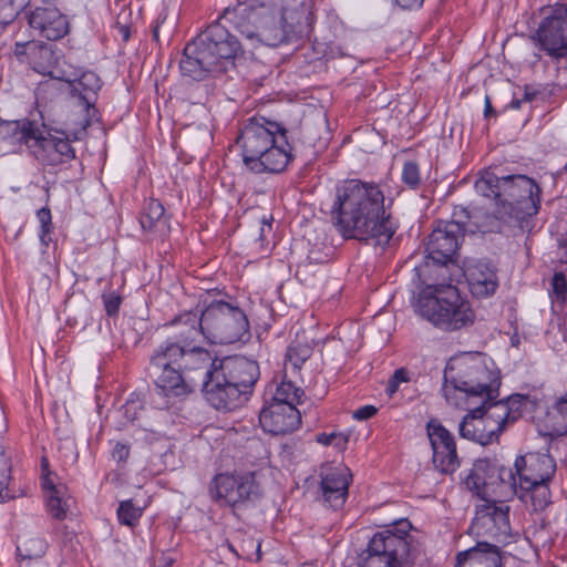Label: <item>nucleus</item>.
I'll return each mask as SVG.
<instances>
[{"label":"nucleus","instance_id":"f257e3e1","mask_svg":"<svg viewBox=\"0 0 567 567\" xmlns=\"http://www.w3.org/2000/svg\"><path fill=\"white\" fill-rule=\"evenodd\" d=\"M203 323L202 313L193 310L164 323L174 332L153 350L147 365V374L163 399L157 403L158 409L168 408L171 399H184L198 388V380L192 373L210 363V352L194 344L199 336H204Z\"/></svg>","mask_w":567,"mask_h":567},{"label":"nucleus","instance_id":"f03ea898","mask_svg":"<svg viewBox=\"0 0 567 567\" xmlns=\"http://www.w3.org/2000/svg\"><path fill=\"white\" fill-rule=\"evenodd\" d=\"M392 203L373 181L344 179L336 187L331 223L344 239L385 247L399 228Z\"/></svg>","mask_w":567,"mask_h":567},{"label":"nucleus","instance_id":"7ed1b4c3","mask_svg":"<svg viewBox=\"0 0 567 567\" xmlns=\"http://www.w3.org/2000/svg\"><path fill=\"white\" fill-rule=\"evenodd\" d=\"M288 134L282 123L265 116L245 121L236 140L245 167L257 175L286 172L295 159Z\"/></svg>","mask_w":567,"mask_h":567},{"label":"nucleus","instance_id":"20e7f679","mask_svg":"<svg viewBox=\"0 0 567 567\" xmlns=\"http://www.w3.org/2000/svg\"><path fill=\"white\" fill-rule=\"evenodd\" d=\"M477 194L493 198V218L520 229L539 213L543 189L532 177L524 174L498 176L486 171L475 182Z\"/></svg>","mask_w":567,"mask_h":567},{"label":"nucleus","instance_id":"39448f33","mask_svg":"<svg viewBox=\"0 0 567 567\" xmlns=\"http://www.w3.org/2000/svg\"><path fill=\"white\" fill-rule=\"evenodd\" d=\"M409 519H399L377 532L359 556V567H431L423 544Z\"/></svg>","mask_w":567,"mask_h":567},{"label":"nucleus","instance_id":"423d86ee","mask_svg":"<svg viewBox=\"0 0 567 567\" xmlns=\"http://www.w3.org/2000/svg\"><path fill=\"white\" fill-rule=\"evenodd\" d=\"M501 384V371L491 357L463 352L447 361L442 392L447 402L452 400V391L463 392L467 400L486 396L489 401L499 396Z\"/></svg>","mask_w":567,"mask_h":567},{"label":"nucleus","instance_id":"0eeeda50","mask_svg":"<svg viewBox=\"0 0 567 567\" xmlns=\"http://www.w3.org/2000/svg\"><path fill=\"white\" fill-rule=\"evenodd\" d=\"M414 309L419 316L445 332L468 328L476 318L471 302L452 285L426 286L420 291Z\"/></svg>","mask_w":567,"mask_h":567},{"label":"nucleus","instance_id":"6e6552de","mask_svg":"<svg viewBox=\"0 0 567 567\" xmlns=\"http://www.w3.org/2000/svg\"><path fill=\"white\" fill-rule=\"evenodd\" d=\"M204 337L214 344L245 342L250 338V324L243 309L237 305L213 300L200 311Z\"/></svg>","mask_w":567,"mask_h":567},{"label":"nucleus","instance_id":"1a4fd4ad","mask_svg":"<svg viewBox=\"0 0 567 567\" xmlns=\"http://www.w3.org/2000/svg\"><path fill=\"white\" fill-rule=\"evenodd\" d=\"M299 7L279 13L262 12L257 42L275 48L302 34L311 25L313 14L305 2Z\"/></svg>","mask_w":567,"mask_h":567},{"label":"nucleus","instance_id":"9d476101","mask_svg":"<svg viewBox=\"0 0 567 567\" xmlns=\"http://www.w3.org/2000/svg\"><path fill=\"white\" fill-rule=\"evenodd\" d=\"M534 44L554 62L567 59V4L543 9V19L532 35Z\"/></svg>","mask_w":567,"mask_h":567},{"label":"nucleus","instance_id":"9b49d317","mask_svg":"<svg viewBox=\"0 0 567 567\" xmlns=\"http://www.w3.org/2000/svg\"><path fill=\"white\" fill-rule=\"evenodd\" d=\"M466 489L488 501L498 487H509L516 493L517 481L512 468L501 465L497 460L481 458L474 462L463 480Z\"/></svg>","mask_w":567,"mask_h":567},{"label":"nucleus","instance_id":"f8f14e48","mask_svg":"<svg viewBox=\"0 0 567 567\" xmlns=\"http://www.w3.org/2000/svg\"><path fill=\"white\" fill-rule=\"evenodd\" d=\"M198 371L203 372L202 393L212 408L217 411L229 412L246 403L231 382L215 364L212 357L208 368L196 372Z\"/></svg>","mask_w":567,"mask_h":567},{"label":"nucleus","instance_id":"ddd939ff","mask_svg":"<svg viewBox=\"0 0 567 567\" xmlns=\"http://www.w3.org/2000/svg\"><path fill=\"white\" fill-rule=\"evenodd\" d=\"M210 497L220 506H238L259 495L255 473L234 476L217 474L209 487Z\"/></svg>","mask_w":567,"mask_h":567},{"label":"nucleus","instance_id":"4468645a","mask_svg":"<svg viewBox=\"0 0 567 567\" xmlns=\"http://www.w3.org/2000/svg\"><path fill=\"white\" fill-rule=\"evenodd\" d=\"M470 533L476 537L505 543L511 536L509 506L485 501L476 508Z\"/></svg>","mask_w":567,"mask_h":567},{"label":"nucleus","instance_id":"2eb2a0df","mask_svg":"<svg viewBox=\"0 0 567 567\" xmlns=\"http://www.w3.org/2000/svg\"><path fill=\"white\" fill-rule=\"evenodd\" d=\"M196 39L214 54V60L218 62L225 73L234 69L236 60L244 54L238 38L219 21L209 24Z\"/></svg>","mask_w":567,"mask_h":567},{"label":"nucleus","instance_id":"dca6fc26","mask_svg":"<svg viewBox=\"0 0 567 567\" xmlns=\"http://www.w3.org/2000/svg\"><path fill=\"white\" fill-rule=\"evenodd\" d=\"M214 54L207 51L195 38L188 42L179 60V71L183 78L193 81H204L208 78H216L225 71L216 62Z\"/></svg>","mask_w":567,"mask_h":567},{"label":"nucleus","instance_id":"f3484780","mask_svg":"<svg viewBox=\"0 0 567 567\" xmlns=\"http://www.w3.org/2000/svg\"><path fill=\"white\" fill-rule=\"evenodd\" d=\"M427 436L433 451L432 462L442 474H453L460 467V458L453 434L437 420L426 424Z\"/></svg>","mask_w":567,"mask_h":567},{"label":"nucleus","instance_id":"a211bd4d","mask_svg":"<svg viewBox=\"0 0 567 567\" xmlns=\"http://www.w3.org/2000/svg\"><path fill=\"white\" fill-rule=\"evenodd\" d=\"M218 369L231 382L233 386L247 402L254 392V388L259 380V364L255 360L245 357H226L223 359H213Z\"/></svg>","mask_w":567,"mask_h":567},{"label":"nucleus","instance_id":"6ab92c4d","mask_svg":"<svg viewBox=\"0 0 567 567\" xmlns=\"http://www.w3.org/2000/svg\"><path fill=\"white\" fill-rule=\"evenodd\" d=\"M29 152L43 166H59L75 158V150L66 136L44 133L38 127Z\"/></svg>","mask_w":567,"mask_h":567},{"label":"nucleus","instance_id":"aec40b11","mask_svg":"<svg viewBox=\"0 0 567 567\" xmlns=\"http://www.w3.org/2000/svg\"><path fill=\"white\" fill-rule=\"evenodd\" d=\"M320 494L323 505L341 508L348 497V488L352 478L349 468L342 464H323L320 467Z\"/></svg>","mask_w":567,"mask_h":567},{"label":"nucleus","instance_id":"412c9836","mask_svg":"<svg viewBox=\"0 0 567 567\" xmlns=\"http://www.w3.org/2000/svg\"><path fill=\"white\" fill-rule=\"evenodd\" d=\"M457 227L436 221L426 244V258L440 266L454 262L464 236L454 231Z\"/></svg>","mask_w":567,"mask_h":567},{"label":"nucleus","instance_id":"4be33fe9","mask_svg":"<svg viewBox=\"0 0 567 567\" xmlns=\"http://www.w3.org/2000/svg\"><path fill=\"white\" fill-rule=\"evenodd\" d=\"M464 276L471 295L476 299L494 296L499 287L498 269L486 258L473 259L465 264Z\"/></svg>","mask_w":567,"mask_h":567},{"label":"nucleus","instance_id":"5701e85b","mask_svg":"<svg viewBox=\"0 0 567 567\" xmlns=\"http://www.w3.org/2000/svg\"><path fill=\"white\" fill-rule=\"evenodd\" d=\"M259 424L271 435H285L299 429L300 411L290 404L270 403L259 413Z\"/></svg>","mask_w":567,"mask_h":567},{"label":"nucleus","instance_id":"b1692460","mask_svg":"<svg viewBox=\"0 0 567 567\" xmlns=\"http://www.w3.org/2000/svg\"><path fill=\"white\" fill-rule=\"evenodd\" d=\"M518 483L550 482L556 473V461L549 453H528L517 456L514 463Z\"/></svg>","mask_w":567,"mask_h":567},{"label":"nucleus","instance_id":"393cba45","mask_svg":"<svg viewBox=\"0 0 567 567\" xmlns=\"http://www.w3.org/2000/svg\"><path fill=\"white\" fill-rule=\"evenodd\" d=\"M460 435L481 445L498 441L501 426L491 424L484 416V406L468 410L460 423Z\"/></svg>","mask_w":567,"mask_h":567},{"label":"nucleus","instance_id":"a878e982","mask_svg":"<svg viewBox=\"0 0 567 567\" xmlns=\"http://www.w3.org/2000/svg\"><path fill=\"white\" fill-rule=\"evenodd\" d=\"M27 18L29 25L50 41L60 40L69 32L68 18L54 7H37Z\"/></svg>","mask_w":567,"mask_h":567},{"label":"nucleus","instance_id":"bb28decb","mask_svg":"<svg viewBox=\"0 0 567 567\" xmlns=\"http://www.w3.org/2000/svg\"><path fill=\"white\" fill-rule=\"evenodd\" d=\"M70 86L72 97L78 99L79 104L84 107L86 113L82 127L86 130L99 113L95 103L97 101V93L102 87V81L95 72L86 71L78 80L73 81Z\"/></svg>","mask_w":567,"mask_h":567},{"label":"nucleus","instance_id":"cd10ccee","mask_svg":"<svg viewBox=\"0 0 567 567\" xmlns=\"http://www.w3.org/2000/svg\"><path fill=\"white\" fill-rule=\"evenodd\" d=\"M480 399H482L480 406H484V416L491 424L499 425L502 433L508 422H514L519 416L517 411L524 400V395L513 394L506 399H498L497 396L489 401H487L486 396H480Z\"/></svg>","mask_w":567,"mask_h":567},{"label":"nucleus","instance_id":"c85d7f7f","mask_svg":"<svg viewBox=\"0 0 567 567\" xmlns=\"http://www.w3.org/2000/svg\"><path fill=\"white\" fill-rule=\"evenodd\" d=\"M38 124L28 118L0 122V142L8 152H16L22 145L30 148L38 131Z\"/></svg>","mask_w":567,"mask_h":567},{"label":"nucleus","instance_id":"c756f323","mask_svg":"<svg viewBox=\"0 0 567 567\" xmlns=\"http://www.w3.org/2000/svg\"><path fill=\"white\" fill-rule=\"evenodd\" d=\"M455 567H503L502 554L497 545L486 540L456 555Z\"/></svg>","mask_w":567,"mask_h":567},{"label":"nucleus","instance_id":"7c9ffc66","mask_svg":"<svg viewBox=\"0 0 567 567\" xmlns=\"http://www.w3.org/2000/svg\"><path fill=\"white\" fill-rule=\"evenodd\" d=\"M489 221L480 223L477 214L471 213L466 207L455 206L452 213L451 220H440L444 225H453L457 227L454 231L464 236L466 233H498L501 226L498 223L493 220L489 216H486Z\"/></svg>","mask_w":567,"mask_h":567},{"label":"nucleus","instance_id":"2f4dec72","mask_svg":"<svg viewBox=\"0 0 567 567\" xmlns=\"http://www.w3.org/2000/svg\"><path fill=\"white\" fill-rule=\"evenodd\" d=\"M261 17L262 12L258 11L257 8L245 4L233 10H226L223 19L229 21L248 40L257 41Z\"/></svg>","mask_w":567,"mask_h":567},{"label":"nucleus","instance_id":"473e14b6","mask_svg":"<svg viewBox=\"0 0 567 567\" xmlns=\"http://www.w3.org/2000/svg\"><path fill=\"white\" fill-rule=\"evenodd\" d=\"M45 496V506L49 514L56 520H63L68 516L71 496L64 484H55L45 478L42 487Z\"/></svg>","mask_w":567,"mask_h":567},{"label":"nucleus","instance_id":"72a5a7b5","mask_svg":"<svg viewBox=\"0 0 567 567\" xmlns=\"http://www.w3.org/2000/svg\"><path fill=\"white\" fill-rule=\"evenodd\" d=\"M28 63L39 74L53 76L58 58L51 44L37 41L35 45L31 47V55Z\"/></svg>","mask_w":567,"mask_h":567},{"label":"nucleus","instance_id":"f704fd0d","mask_svg":"<svg viewBox=\"0 0 567 567\" xmlns=\"http://www.w3.org/2000/svg\"><path fill=\"white\" fill-rule=\"evenodd\" d=\"M140 224L145 231L165 230L168 227L165 208L158 199L150 198L145 203L140 216Z\"/></svg>","mask_w":567,"mask_h":567},{"label":"nucleus","instance_id":"c9c22d12","mask_svg":"<svg viewBox=\"0 0 567 567\" xmlns=\"http://www.w3.org/2000/svg\"><path fill=\"white\" fill-rule=\"evenodd\" d=\"M549 482L518 483V488L523 492L519 496L522 499L529 497L534 512H543L551 504V493Z\"/></svg>","mask_w":567,"mask_h":567},{"label":"nucleus","instance_id":"e433bc0d","mask_svg":"<svg viewBox=\"0 0 567 567\" xmlns=\"http://www.w3.org/2000/svg\"><path fill=\"white\" fill-rule=\"evenodd\" d=\"M144 412L145 394L143 392H132L125 403L116 412L121 417L118 421V427L122 429L128 424H134L140 420L141 414Z\"/></svg>","mask_w":567,"mask_h":567},{"label":"nucleus","instance_id":"4c0bfd02","mask_svg":"<svg viewBox=\"0 0 567 567\" xmlns=\"http://www.w3.org/2000/svg\"><path fill=\"white\" fill-rule=\"evenodd\" d=\"M0 423L6 427L4 413L0 410ZM11 472V463L6 455L3 447L0 445V503L16 498V494L9 487Z\"/></svg>","mask_w":567,"mask_h":567},{"label":"nucleus","instance_id":"58836bf2","mask_svg":"<svg viewBox=\"0 0 567 567\" xmlns=\"http://www.w3.org/2000/svg\"><path fill=\"white\" fill-rule=\"evenodd\" d=\"M312 355V348L306 343H292L286 352L285 372L290 368L292 373L299 372L303 363Z\"/></svg>","mask_w":567,"mask_h":567},{"label":"nucleus","instance_id":"ea45409f","mask_svg":"<svg viewBox=\"0 0 567 567\" xmlns=\"http://www.w3.org/2000/svg\"><path fill=\"white\" fill-rule=\"evenodd\" d=\"M47 542L41 537H32L17 545V556L21 560L40 559L47 551Z\"/></svg>","mask_w":567,"mask_h":567},{"label":"nucleus","instance_id":"a19ab883","mask_svg":"<svg viewBox=\"0 0 567 567\" xmlns=\"http://www.w3.org/2000/svg\"><path fill=\"white\" fill-rule=\"evenodd\" d=\"M305 395V391L296 386L293 382L282 380L277 386L271 403H286L292 406L301 402V398Z\"/></svg>","mask_w":567,"mask_h":567},{"label":"nucleus","instance_id":"79ce46f5","mask_svg":"<svg viewBox=\"0 0 567 567\" xmlns=\"http://www.w3.org/2000/svg\"><path fill=\"white\" fill-rule=\"evenodd\" d=\"M31 0H0V30L11 24Z\"/></svg>","mask_w":567,"mask_h":567},{"label":"nucleus","instance_id":"37998d69","mask_svg":"<svg viewBox=\"0 0 567 567\" xmlns=\"http://www.w3.org/2000/svg\"><path fill=\"white\" fill-rule=\"evenodd\" d=\"M296 0H250V7L266 13H279L287 9H300Z\"/></svg>","mask_w":567,"mask_h":567},{"label":"nucleus","instance_id":"c03bdc74","mask_svg":"<svg viewBox=\"0 0 567 567\" xmlns=\"http://www.w3.org/2000/svg\"><path fill=\"white\" fill-rule=\"evenodd\" d=\"M120 524L135 526L143 515V508L135 506L132 499L122 501L116 511Z\"/></svg>","mask_w":567,"mask_h":567},{"label":"nucleus","instance_id":"a18cd8bd","mask_svg":"<svg viewBox=\"0 0 567 567\" xmlns=\"http://www.w3.org/2000/svg\"><path fill=\"white\" fill-rule=\"evenodd\" d=\"M401 181L404 186L411 190H416L422 185V175L420 166L415 161H406L403 164Z\"/></svg>","mask_w":567,"mask_h":567},{"label":"nucleus","instance_id":"49530a36","mask_svg":"<svg viewBox=\"0 0 567 567\" xmlns=\"http://www.w3.org/2000/svg\"><path fill=\"white\" fill-rule=\"evenodd\" d=\"M37 218L40 223L39 238L44 247H48L52 241L51 234L53 231L52 215L48 207H42L37 210Z\"/></svg>","mask_w":567,"mask_h":567},{"label":"nucleus","instance_id":"de8ad7c7","mask_svg":"<svg viewBox=\"0 0 567 567\" xmlns=\"http://www.w3.org/2000/svg\"><path fill=\"white\" fill-rule=\"evenodd\" d=\"M101 297L106 315L111 318L116 317L123 301L121 295L114 290H111L104 291Z\"/></svg>","mask_w":567,"mask_h":567},{"label":"nucleus","instance_id":"09e8293b","mask_svg":"<svg viewBox=\"0 0 567 567\" xmlns=\"http://www.w3.org/2000/svg\"><path fill=\"white\" fill-rule=\"evenodd\" d=\"M553 293L559 300H565L567 297V279L564 272H555L551 278Z\"/></svg>","mask_w":567,"mask_h":567},{"label":"nucleus","instance_id":"8fccbe9b","mask_svg":"<svg viewBox=\"0 0 567 567\" xmlns=\"http://www.w3.org/2000/svg\"><path fill=\"white\" fill-rule=\"evenodd\" d=\"M132 436L136 442L153 444L154 442H157L161 439V433L138 425V427H136L133 431Z\"/></svg>","mask_w":567,"mask_h":567},{"label":"nucleus","instance_id":"3c124183","mask_svg":"<svg viewBox=\"0 0 567 567\" xmlns=\"http://www.w3.org/2000/svg\"><path fill=\"white\" fill-rule=\"evenodd\" d=\"M317 442L326 446L334 444L338 449L342 450L344 449L348 439L336 433H321L317 435Z\"/></svg>","mask_w":567,"mask_h":567},{"label":"nucleus","instance_id":"603ef678","mask_svg":"<svg viewBox=\"0 0 567 567\" xmlns=\"http://www.w3.org/2000/svg\"><path fill=\"white\" fill-rule=\"evenodd\" d=\"M131 449L128 444L116 442L112 450V458L117 464H126L128 457H130Z\"/></svg>","mask_w":567,"mask_h":567},{"label":"nucleus","instance_id":"864d4df0","mask_svg":"<svg viewBox=\"0 0 567 567\" xmlns=\"http://www.w3.org/2000/svg\"><path fill=\"white\" fill-rule=\"evenodd\" d=\"M37 41L17 42L14 44L13 53L21 62H29L31 55V47L35 45Z\"/></svg>","mask_w":567,"mask_h":567},{"label":"nucleus","instance_id":"5fc2aeb1","mask_svg":"<svg viewBox=\"0 0 567 567\" xmlns=\"http://www.w3.org/2000/svg\"><path fill=\"white\" fill-rule=\"evenodd\" d=\"M378 413V409L374 405H364L357 409L352 416L358 421H365L373 417Z\"/></svg>","mask_w":567,"mask_h":567},{"label":"nucleus","instance_id":"6e6d98bb","mask_svg":"<svg viewBox=\"0 0 567 567\" xmlns=\"http://www.w3.org/2000/svg\"><path fill=\"white\" fill-rule=\"evenodd\" d=\"M424 0H392L394 6L400 7L403 10L419 9L423 6Z\"/></svg>","mask_w":567,"mask_h":567},{"label":"nucleus","instance_id":"4d7b16f0","mask_svg":"<svg viewBox=\"0 0 567 567\" xmlns=\"http://www.w3.org/2000/svg\"><path fill=\"white\" fill-rule=\"evenodd\" d=\"M49 467H50V465H49L48 458L45 456H42L41 457V475H40L41 487H43V481L45 478H48L49 481H54L53 476H55V474L52 473Z\"/></svg>","mask_w":567,"mask_h":567},{"label":"nucleus","instance_id":"13d9d810","mask_svg":"<svg viewBox=\"0 0 567 567\" xmlns=\"http://www.w3.org/2000/svg\"><path fill=\"white\" fill-rule=\"evenodd\" d=\"M271 221H272V217L271 216L269 218L262 217V219H261V226H260L259 238H258V240L261 244L266 240V236H265L266 229L268 231L271 230Z\"/></svg>","mask_w":567,"mask_h":567},{"label":"nucleus","instance_id":"bf43d9fd","mask_svg":"<svg viewBox=\"0 0 567 567\" xmlns=\"http://www.w3.org/2000/svg\"><path fill=\"white\" fill-rule=\"evenodd\" d=\"M395 381H398L400 384L402 382H409L410 379V372L405 368L396 369L392 375Z\"/></svg>","mask_w":567,"mask_h":567},{"label":"nucleus","instance_id":"052dcab7","mask_svg":"<svg viewBox=\"0 0 567 567\" xmlns=\"http://www.w3.org/2000/svg\"><path fill=\"white\" fill-rule=\"evenodd\" d=\"M399 386L400 383L391 377L390 380L388 381L385 391L390 396H392L399 390Z\"/></svg>","mask_w":567,"mask_h":567},{"label":"nucleus","instance_id":"680f3d73","mask_svg":"<svg viewBox=\"0 0 567 567\" xmlns=\"http://www.w3.org/2000/svg\"><path fill=\"white\" fill-rule=\"evenodd\" d=\"M492 115H496L495 110L493 109L492 101L488 95L485 96V107H484V116L489 117Z\"/></svg>","mask_w":567,"mask_h":567},{"label":"nucleus","instance_id":"e2e57ef3","mask_svg":"<svg viewBox=\"0 0 567 567\" xmlns=\"http://www.w3.org/2000/svg\"><path fill=\"white\" fill-rule=\"evenodd\" d=\"M536 91H529V89L526 86L523 100L525 102H532L536 97Z\"/></svg>","mask_w":567,"mask_h":567},{"label":"nucleus","instance_id":"0e129e2a","mask_svg":"<svg viewBox=\"0 0 567 567\" xmlns=\"http://www.w3.org/2000/svg\"><path fill=\"white\" fill-rule=\"evenodd\" d=\"M523 102H525L523 99H522V100H519V99H514V100L511 102L509 106H511L512 109H514V110H518V109L520 107V105H522V103H523Z\"/></svg>","mask_w":567,"mask_h":567},{"label":"nucleus","instance_id":"69168bd1","mask_svg":"<svg viewBox=\"0 0 567 567\" xmlns=\"http://www.w3.org/2000/svg\"><path fill=\"white\" fill-rule=\"evenodd\" d=\"M121 33L124 41H127L130 38V30L127 27H121Z\"/></svg>","mask_w":567,"mask_h":567},{"label":"nucleus","instance_id":"338daca9","mask_svg":"<svg viewBox=\"0 0 567 567\" xmlns=\"http://www.w3.org/2000/svg\"><path fill=\"white\" fill-rule=\"evenodd\" d=\"M158 30H159V22L157 20L155 27L153 28V39L155 41H158Z\"/></svg>","mask_w":567,"mask_h":567},{"label":"nucleus","instance_id":"774afa93","mask_svg":"<svg viewBox=\"0 0 567 567\" xmlns=\"http://www.w3.org/2000/svg\"><path fill=\"white\" fill-rule=\"evenodd\" d=\"M228 548H229L233 553L237 554V553H236V550H235V548H234V546H233L230 543H228Z\"/></svg>","mask_w":567,"mask_h":567}]
</instances>
